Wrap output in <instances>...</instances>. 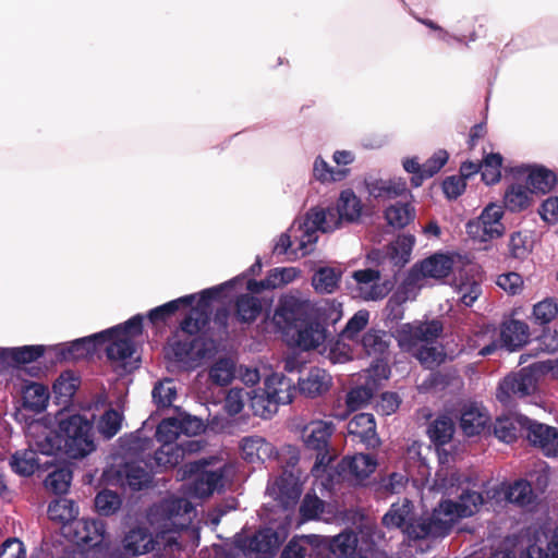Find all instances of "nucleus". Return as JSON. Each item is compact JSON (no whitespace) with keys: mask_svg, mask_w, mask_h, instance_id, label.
I'll use <instances>...</instances> for the list:
<instances>
[{"mask_svg":"<svg viewBox=\"0 0 558 558\" xmlns=\"http://www.w3.org/2000/svg\"><path fill=\"white\" fill-rule=\"evenodd\" d=\"M434 492L441 493L444 496H457L459 500L442 499L438 508L434 510L430 522L415 529L412 522V505L404 499L391 506L383 518L384 525L402 529L403 532L415 538L428 534L441 535L459 519L475 514L483 505L480 493L472 490L469 482L462 481L460 475L448 470L439 471L433 485L423 484V498Z\"/></svg>","mask_w":558,"mask_h":558,"instance_id":"nucleus-1","label":"nucleus"},{"mask_svg":"<svg viewBox=\"0 0 558 558\" xmlns=\"http://www.w3.org/2000/svg\"><path fill=\"white\" fill-rule=\"evenodd\" d=\"M193 514V506L186 498L167 500L160 506V513L157 509L150 514L151 523L158 529L156 538L142 529L133 530L124 538V549L132 555H143L161 546L171 549L177 546V530L186 527Z\"/></svg>","mask_w":558,"mask_h":558,"instance_id":"nucleus-2","label":"nucleus"},{"mask_svg":"<svg viewBox=\"0 0 558 558\" xmlns=\"http://www.w3.org/2000/svg\"><path fill=\"white\" fill-rule=\"evenodd\" d=\"M331 558H381L364 534L341 533L331 539L319 535H305L292 539L281 558H304L306 555L320 556L327 553Z\"/></svg>","mask_w":558,"mask_h":558,"instance_id":"nucleus-3","label":"nucleus"},{"mask_svg":"<svg viewBox=\"0 0 558 558\" xmlns=\"http://www.w3.org/2000/svg\"><path fill=\"white\" fill-rule=\"evenodd\" d=\"M141 332V316H134L124 325L100 332L106 333L105 338L100 340L101 343H108L106 348L108 360L119 374L130 373L138 367L140 357L135 350L134 339Z\"/></svg>","mask_w":558,"mask_h":558,"instance_id":"nucleus-4","label":"nucleus"},{"mask_svg":"<svg viewBox=\"0 0 558 558\" xmlns=\"http://www.w3.org/2000/svg\"><path fill=\"white\" fill-rule=\"evenodd\" d=\"M238 280L239 279H234L218 287L204 290L198 296L192 294L170 301L151 310L148 317L153 323L163 320L166 317L178 311L180 306H191L197 299L196 305L192 307L190 315L181 325L183 331L191 335L195 333L206 322L209 302L214 299H217L223 290L233 287Z\"/></svg>","mask_w":558,"mask_h":558,"instance_id":"nucleus-5","label":"nucleus"},{"mask_svg":"<svg viewBox=\"0 0 558 558\" xmlns=\"http://www.w3.org/2000/svg\"><path fill=\"white\" fill-rule=\"evenodd\" d=\"M61 445L64 453L73 459L84 458L95 450L93 436L94 414H66L57 416Z\"/></svg>","mask_w":558,"mask_h":558,"instance_id":"nucleus-6","label":"nucleus"},{"mask_svg":"<svg viewBox=\"0 0 558 558\" xmlns=\"http://www.w3.org/2000/svg\"><path fill=\"white\" fill-rule=\"evenodd\" d=\"M536 374L558 378V360L542 361L507 376L499 385L498 400L508 403L512 397L523 398L533 395L536 390Z\"/></svg>","mask_w":558,"mask_h":558,"instance_id":"nucleus-7","label":"nucleus"},{"mask_svg":"<svg viewBox=\"0 0 558 558\" xmlns=\"http://www.w3.org/2000/svg\"><path fill=\"white\" fill-rule=\"evenodd\" d=\"M294 386L291 379L282 374H272L265 380V388L252 389L251 409L255 415L269 417L277 411V405L292 401Z\"/></svg>","mask_w":558,"mask_h":558,"instance_id":"nucleus-8","label":"nucleus"},{"mask_svg":"<svg viewBox=\"0 0 558 558\" xmlns=\"http://www.w3.org/2000/svg\"><path fill=\"white\" fill-rule=\"evenodd\" d=\"M286 527L275 532L268 527L253 537L238 534L234 538L232 553L226 558H274L281 543L287 538Z\"/></svg>","mask_w":558,"mask_h":558,"instance_id":"nucleus-9","label":"nucleus"},{"mask_svg":"<svg viewBox=\"0 0 558 558\" xmlns=\"http://www.w3.org/2000/svg\"><path fill=\"white\" fill-rule=\"evenodd\" d=\"M332 228L327 222L324 209H311L304 217L296 218L288 231L280 234L276 244H315L318 233H328Z\"/></svg>","mask_w":558,"mask_h":558,"instance_id":"nucleus-10","label":"nucleus"},{"mask_svg":"<svg viewBox=\"0 0 558 558\" xmlns=\"http://www.w3.org/2000/svg\"><path fill=\"white\" fill-rule=\"evenodd\" d=\"M184 468V474L193 476L185 492L189 498L203 499L222 487L226 463L189 462Z\"/></svg>","mask_w":558,"mask_h":558,"instance_id":"nucleus-11","label":"nucleus"},{"mask_svg":"<svg viewBox=\"0 0 558 558\" xmlns=\"http://www.w3.org/2000/svg\"><path fill=\"white\" fill-rule=\"evenodd\" d=\"M537 535L535 543L529 545L525 553L514 539L508 538L493 553L490 558H558V526L550 538Z\"/></svg>","mask_w":558,"mask_h":558,"instance_id":"nucleus-12","label":"nucleus"},{"mask_svg":"<svg viewBox=\"0 0 558 558\" xmlns=\"http://www.w3.org/2000/svg\"><path fill=\"white\" fill-rule=\"evenodd\" d=\"M335 430V425L326 421H312L302 429V440L306 448L318 451L313 473L319 477L325 468L331 461V457L325 451L328 439Z\"/></svg>","mask_w":558,"mask_h":558,"instance_id":"nucleus-13","label":"nucleus"},{"mask_svg":"<svg viewBox=\"0 0 558 558\" xmlns=\"http://www.w3.org/2000/svg\"><path fill=\"white\" fill-rule=\"evenodd\" d=\"M73 539L81 545L95 548L87 553L86 558H112L108 556L110 544L106 536V526L101 521L82 519L72 523Z\"/></svg>","mask_w":558,"mask_h":558,"instance_id":"nucleus-14","label":"nucleus"},{"mask_svg":"<svg viewBox=\"0 0 558 558\" xmlns=\"http://www.w3.org/2000/svg\"><path fill=\"white\" fill-rule=\"evenodd\" d=\"M26 437L28 446L45 456H51L62 448L60 433L56 434L52 418L48 416L32 421L27 425Z\"/></svg>","mask_w":558,"mask_h":558,"instance_id":"nucleus-15","label":"nucleus"},{"mask_svg":"<svg viewBox=\"0 0 558 558\" xmlns=\"http://www.w3.org/2000/svg\"><path fill=\"white\" fill-rule=\"evenodd\" d=\"M466 264H469V260L465 262L460 255L448 256L445 254H435L424 259L412 269L408 286H413L420 278H444L448 276L453 268Z\"/></svg>","mask_w":558,"mask_h":558,"instance_id":"nucleus-16","label":"nucleus"},{"mask_svg":"<svg viewBox=\"0 0 558 558\" xmlns=\"http://www.w3.org/2000/svg\"><path fill=\"white\" fill-rule=\"evenodd\" d=\"M441 331L439 320L415 322L402 325L397 331V339L402 349L413 351L420 342L428 343L438 338Z\"/></svg>","mask_w":558,"mask_h":558,"instance_id":"nucleus-17","label":"nucleus"},{"mask_svg":"<svg viewBox=\"0 0 558 558\" xmlns=\"http://www.w3.org/2000/svg\"><path fill=\"white\" fill-rule=\"evenodd\" d=\"M362 201L355 195L353 190H343L337 201L336 209L328 208L324 210L327 214L328 225L333 226L330 232L336 230L343 220L347 222L357 221L362 215Z\"/></svg>","mask_w":558,"mask_h":558,"instance_id":"nucleus-18","label":"nucleus"},{"mask_svg":"<svg viewBox=\"0 0 558 558\" xmlns=\"http://www.w3.org/2000/svg\"><path fill=\"white\" fill-rule=\"evenodd\" d=\"M305 305L293 296H284L274 314L272 322L288 338L303 322Z\"/></svg>","mask_w":558,"mask_h":558,"instance_id":"nucleus-19","label":"nucleus"},{"mask_svg":"<svg viewBox=\"0 0 558 558\" xmlns=\"http://www.w3.org/2000/svg\"><path fill=\"white\" fill-rule=\"evenodd\" d=\"M515 177L525 175L532 194H547L558 184L557 174L544 166H520L512 169Z\"/></svg>","mask_w":558,"mask_h":558,"instance_id":"nucleus-20","label":"nucleus"},{"mask_svg":"<svg viewBox=\"0 0 558 558\" xmlns=\"http://www.w3.org/2000/svg\"><path fill=\"white\" fill-rule=\"evenodd\" d=\"M520 424L527 430L530 441L538 446L546 456L558 454V430L556 428L532 422L530 418H523Z\"/></svg>","mask_w":558,"mask_h":558,"instance_id":"nucleus-21","label":"nucleus"},{"mask_svg":"<svg viewBox=\"0 0 558 558\" xmlns=\"http://www.w3.org/2000/svg\"><path fill=\"white\" fill-rule=\"evenodd\" d=\"M106 333H95L56 347L57 355L64 361H77L93 355L101 344Z\"/></svg>","mask_w":558,"mask_h":558,"instance_id":"nucleus-22","label":"nucleus"},{"mask_svg":"<svg viewBox=\"0 0 558 558\" xmlns=\"http://www.w3.org/2000/svg\"><path fill=\"white\" fill-rule=\"evenodd\" d=\"M326 330L319 324L299 326L287 340L302 350H315L326 352Z\"/></svg>","mask_w":558,"mask_h":558,"instance_id":"nucleus-23","label":"nucleus"},{"mask_svg":"<svg viewBox=\"0 0 558 558\" xmlns=\"http://www.w3.org/2000/svg\"><path fill=\"white\" fill-rule=\"evenodd\" d=\"M357 283V295L366 301L383 299L390 290L379 282V272L374 269L357 270L353 274Z\"/></svg>","mask_w":558,"mask_h":558,"instance_id":"nucleus-24","label":"nucleus"},{"mask_svg":"<svg viewBox=\"0 0 558 558\" xmlns=\"http://www.w3.org/2000/svg\"><path fill=\"white\" fill-rule=\"evenodd\" d=\"M267 493L283 509L296 502L301 488L292 474H284L268 485Z\"/></svg>","mask_w":558,"mask_h":558,"instance_id":"nucleus-25","label":"nucleus"},{"mask_svg":"<svg viewBox=\"0 0 558 558\" xmlns=\"http://www.w3.org/2000/svg\"><path fill=\"white\" fill-rule=\"evenodd\" d=\"M488 422L489 415L481 404L468 403L461 409L460 427L466 436L480 435Z\"/></svg>","mask_w":558,"mask_h":558,"instance_id":"nucleus-26","label":"nucleus"},{"mask_svg":"<svg viewBox=\"0 0 558 558\" xmlns=\"http://www.w3.org/2000/svg\"><path fill=\"white\" fill-rule=\"evenodd\" d=\"M481 282L482 276L480 267L476 265H471L465 274L460 275L456 287L460 300L464 305H473L482 294Z\"/></svg>","mask_w":558,"mask_h":558,"instance_id":"nucleus-27","label":"nucleus"},{"mask_svg":"<svg viewBox=\"0 0 558 558\" xmlns=\"http://www.w3.org/2000/svg\"><path fill=\"white\" fill-rule=\"evenodd\" d=\"M365 183L368 194L376 199H392L409 192L407 182L402 178L390 180L375 179Z\"/></svg>","mask_w":558,"mask_h":558,"instance_id":"nucleus-28","label":"nucleus"},{"mask_svg":"<svg viewBox=\"0 0 558 558\" xmlns=\"http://www.w3.org/2000/svg\"><path fill=\"white\" fill-rule=\"evenodd\" d=\"M300 276V270L295 267H282L272 269L262 281L250 280L247 289L253 292H259L263 289H278L291 283Z\"/></svg>","mask_w":558,"mask_h":558,"instance_id":"nucleus-29","label":"nucleus"},{"mask_svg":"<svg viewBox=\"0 0 558 558\" xmlns=\"http://www.w3.org/2000/svg\"><path fill=\"white\" fill-rule=\"evenodd\" d=\"M533 204V194L526 184L513 182L504 193V208L510 213H521Z\"/></svg>","mask_w":558,"mask_h":558,"instance_id":"nucleus-30","label":"nucleus"},{"mask_svg":"<svg viewBox=\"0 0 558 558\" xmlns=\"http://www.w3.org/2000/svg\"><path fill=\"white\" fill-rule=\"evenodd\" d=\"M331 386V376L322 368H312L308 374L299 381L300 391L311 398L326 393Z\"/></svg>","mask_w":558,"mask_h":558,"instance_id":"nucleus-31","label":"nucleus"},{"mask_svg":"<svg viewBox=\"0 0 558 558\" xmlns=\"http://www.w3.org/2000/svg\"><path fill=\"white\" fill-rule=\"evenodd\" d=\"M242 458L250 463L264 462L274 453V447L259 436L244 437L240 442Z\"/></svg>","mask_w":558,"mask_h":558,"instance_id":"nucleus-32","label":"nucleus"},{"mask_svg":"<svg viewBox=\"0 0 558 558\" xmlns=\"http://www.w3.org/2000/svg\"><path fill=\"white\" fill-rule=\"evenodd\" d=\"M348 432L368 446H375L378 442L375 420L369 413L353 416L348 424Z\"/></svg>","mask_w":558,"mask_h":558,"instance_id":"nucleus-33","label":"nucleus"},{"mask_svg":"<svg viewBox=\"0 0 558 558\" xmlns=\"http://www.w3.org/2000/svg\"><path fill=\"white\" fill-rule=\"evenodd\" d=\"M183 446H186V450L190 452L197 450L198 446L195 441L190 440L185 444H181L179 447L162 444L160 449L155 453V462L160 468H169L178 464L184 457L185 449Z\"/></svg>","mask_w":558,"mask_h":558,"instance_id":"nucleus-34","label":"nucleus"},{"mask_svg":"<svg viewBox=\"0 0 558 558\" xmlns=\"http://www.w3.org/2000/svg\"><path fill=\"white\" fill-rule=\"evenodd\" d=\"M529 336V326L520 320H511L505 324L500 331L501 342L509 350H515L523 345Z\"/></svg>","mask_w":558,"mask_h":558,"instance_id":"nucleus-35","label":"nucleus"},{"mask_svg":"<svg viewBox=\"0 0 558 558\" xmlns=\"http://www.w3.org/2000/svg\"><path fill=\"white\" fill-rule=\"evenodd\" d=\"M377 466L376 461L368 454L359 453L351 458L343 459L341 469L357 480L365 478L371 475Z\"/></svg>","mask_w":558,"mask_h":558,"instance_id":"nucleus-36","label":"nucleus"},{"mask_svg":"<svg viewBox=\"0 0 558 558\" xmlns=\"http://www.w3.org/2000/svg\"><path fill=\"white\" fill-rule=\"evenodd\" d=\"M384 214L389 226L402 229L414 220L415 208L409 202H397L387 207Z\"/></svg>","mask_w":558,"mask_h":558,"instance_id":"nucleus-37","label":"nucleus"},{"mask_svg":"<svg viewBox=\"0 0 558 558\" xmlns=\"http://www.w3.org/2000/svg\"><path fill=\"white\" fill-rule=\"evenodd\" d=\"M48 514L51 520L64 525L69 524V529H71L78 514V508L72 500L62 498L49 505Z\"/></svg>","mask_w":558,"mask_h":558,"instance_id":"nucleus-38","label":"nucleus"},{"mask_svg":"<svg viewBox=\"0 0 558 558\" xmlns=\"http://www.w3.org/2000/svg\"><path fill=\"white\" fill-rule=\"evenodd\" d=\"M149 481V473L135 464H126L118 472L117 483L121 486H129L134 490L143 488Z\"/></svg>","mask_w":558,"mask_h":558,"instance_id":"nucleus-39","label":"nucleus"},{"mask_svg":"<svg viewBox=\"0 0 558 558\" xmlns=\"http://www.w3.org/2000/svg\"><path fill=\"white\" fill-rule=\"evenodd\" d=\"M12 470L22 476H29L38 469L40 462L36 456V451L29 449L16 451L11 458Z\"/></svg>","mask_w":558,"mask_h":558,"instance_id":"nucleus-40","label":"nucleus"},{"mask_svg":"<svg viewBox=\"0 0 558 558\" xmlns=\"http://www.w3.org/2000/svg\"><path fill=\"white\" fill-rule=\"evenodd\" d=\"M2 361L8 363H31L43 355L41 345H24L19 348H3Z\"/></svg>","mask_w":558,"mask_h":558,"instance_id":"nucleus-41","label":"nucleus"},{"mask_svg":"<svg viewBox=\"0 0 558 558\" xmlns=\"http://www.w3.org/2000/svg\"><path fill=\"white\" fill-rule=\"evenodd\" d=\"M448 159L449 154L447 150L438 149L435 151L433 156L423 163V175L411 177V185L413 187L421 186L425 180L438 173L447 163Z\"/></svg>","mask_w":558,"mask_h":558,"instance_id":"nucleus-42","label":"nucleus"},{"mask_svg":"<svg viewBox=\"0 0 558 558\" xmlns=\"http://www.w3.org/2000/svg\"><path fill=\"white\" fill-rule=\"evenodd\" d=\"M340 277L341 272L329 267H323L314 274L312 284L318 293H333L338 288Z\"/></svg>","mask_w":558,"mask_h":558,"instance_id":"nucleus-43","label":"nucleus"},{"mask_svg":"<svg viewBox=\"0 0 558 558\" xmlns=\"http://www.w3.org/2000/svg\"><path fill=\"white\" fill-rule=\"evenodd\" d=\"M504 158L499 153H490L483 159L481 175L486 185H494L501 179V167Z\"/></svg>","mask_w":558,"mask_h":558,"instance_id":"nucleus-44","label":"nucleus"},{"mask_svg":"<svg viewBox=\"0 0 558 558\" xmlns=\"http://www.w3.org/2000/svg\"><path fill=\"white\" fill-rule=\"evenodd\" d=\"M49 400L47 387L38 383H31L23 389V401L25 407L33 410H43Z\"/></svg>","mask_w":558,"mask_h":558,"instance_id":"nucleus-45","label":"nucleus"},{"mask_svg":"<svg viewBox=\"0 0 558 558\" xmlns=\"http://www.w3.org/2000/svg\"><path fill=\"white\" fill-rule=\"evenodd\" d=\"M349 173L350 169L330 167L320 156L315 159L313 174L323 183L342 181Z\"/></svg>","mask_w":558,"mask_h":558,"instance_id":"nucleus-46","label":"nucleus"},{"mask_svg":"<svg viewBox=\"0 0 558 558\" xmlns=\"http://www.w3.org/2000/svg\"><path fill=\"white\" fill-rule=\"evenodd\" d=\"M526 418L525 416H520L517 418L512 417H504L497 420L495 424V435L496 437L507 444L514 441L518 437L520 429L524 427L520 424V421Z\"/></svg>","mask_w":558,"mask_h":558,"instance_id":"nucleus-47","label":"nucleus"},{"mask_svg":"<svg viewBox=\"0 0 558 558\" xmlns=\"http://www.w3.org/2000/svg\"><path fill=\"white\" fill-rule=\"evenodd\" d=\"M122 506L121 497L109 489L99 492L95 497V509L100 515H111Z\"/></svg>","mask_w":558,"mask_h":558,"instance_id":"nucleus-48","label":"nucleus"},{"mask_svg":"<svg viewBox=\"0 0 558 558\" xmlns=\"http://www.w3.org/2000/svg\"><path fill=\"white\" fill-rule=\"evenodd\" d=\"M362 345L368 355L381 356L389 347V338L385 332L369 330L364 335Z\"/></svg>","mask_w":558,"mask_h":558,"instance_id":"nucleus-49","label":"nucleus"},{"mask_svg":"<svg viewBox=\"0 0 558 558\" xmlns=\"http://www.w3.org/2000/svg\"><path fill=\"white\" fill-rule=\"evenodd\" d=\"M504 216V209L501 206L496 204H489L482 211L478 217L483 222H485V227L488 228L490 234L495 235L497 239L502 235L505 231V227L501 222V218Z\"/></svg>","mask_w":558,"mask_h":558,"instance_id":"nucleus-50","label":"nucleus"},{"mask_svg":"<svg viewBox=\"0 0 558 558\" xmlns=\"http://www.w3.org/2000/svg\"><path fill=\"white\" fill-rule=\"evenodd\" d=\"M234 376V362L231 359H220L209 369V378L219 386L230 384Z\"/></svg>","mask_w":558,"mask_h":558,"instance_id":"nucleus-51","label":"nucleus"},{"mask_svg":"<svg viewBox=\"0 0 558 558\" xmlns=\"http://www.w3.org/2000/svg\"><path fill=\"white\" fill-rule=\"evenodd\" d=\"M558 315V302L555 299H545L533 306L532 319L535 324L546 325Z\"/></svg>","mask_w":558,"mask_h":558,"instance_id":"nucleus-52","label":"nucleus"},{"mask_svg":"<svg viewBox=\"0 0 558 558\" xmlns=\"http://www.w3.org/2000/svg\"><path fill=\"white\" fill-rule=\"evenodd\" d=\"M72 472L66 468L51 472L45 480V487L54 494H65L71 485Z\"/></svg>","mask_w":558,"mask_h":558,"instance_id":"nucleus-53","label":"nucleus"},{"mask_svg":"<svg viewBox=\"0 0 558 558\" xmlns=\"http://www.w3.org/2000/svg\"><path fill=\"white\" fill-rule=\"evenodd\" d=\"M453 432V423L446 416L435 420L428 429L430 439L438 445L447 444L452 438Z\"/></svg>","mask_w":558,"mask_h":558,"instance_id":"nucleus-54","label":"nucleus"},{"mask_svg":"<svg viewBox=\"0 0 558 558\" xmlns=\"http://www.w3.org/2000/svg\"><path fill=\"white\" fill-rule=\"evenodd\" d=\"M376 380L377 379H373L372 385L367 383L366 387H356L348 392L345 403L349 411H356L369 402L373 396V389L376 386Z\"/></svg>","mask_w":558,"mask_h":558,"instance_id":"nucleus-55","label":"nucleus"},{"mask_svg":"<svg viewBox=\"0 0 558 558\" xmlns=\"http://www.w3.org/2000/svg\"><path fill=\"white\" fill-rule=\"evenodd\" d=\"M78 384V378L73 373L64 372L54 381L53 392L58 399L66 401L75 393Z\"/></svg>","mask_w":558,"mask_h":558,"instance_id":"nucleus-56","label":"nucleus"},{"mask_svg":"<svg viewBox=\"0 0 558 558\" xmlns=\"http://www.w3.org/2000/svg\"><path fill=\"white\" fill-rule=\"evenodd\" d=\"M497 331L495 328H486L485 330L475 335L472 339L471 347L473 349H480V355H489L496 351L497 343Z\"/></svg>","mask_w":558,"mask_h":558,"instance_id":"nucleus-57","label":"nucleus"},{"mask_svg":"<svg viewBox=\"0 0 558 558\" xmlns=\"http://www.w3.org/2000/svg\"><path fill=\"white\" fill-rule=\"evenodd\" d=\"M122 424V415L116 410H107L98 421V432L106 438L118 434Z\"/></svg>","mask_w":558,"mask_h":558,"instance_id":"nucleus-58","label":"nucleus"},{"mask_svg":"<svg viewBox=\"0 0 558 558\" xmlns=\"http://www.w3.org/2000/svg\"><path fill=\"white\" fill-rule=\"evenodd\" d=\"M504 495L509 502L520 506L530 504L533 497L531 486L525 481L513 483L504 492Z\"/></svg>","mask_w":558,"mask_h":558,"instance_id":"nucleus-59","label":"nucleus"},{"mask_svg":"<svg viewBox=\"0 0 558 558\" xmlns=\"http://www.w3.org/2000/svg\"><path fill=\"white\" fill-rule=\"evenodd\" d=\"M262 311V304L257 298L243 295L236 302V313L242 322L254 320Z\"/></svg>","mask_w":558,"mask_h":558,"instance_id":"nucleus-60","label":"nucleus"},{"mask_svg":"<svg viewBox=\"0 0 558 558\" xmlns=\"http://www.w3.org/2000/svg\"><path fill=\"white\" fill-rule=\"evenodd\" d=\"M348 338H343V335L339 336V339L335 341L328 351L326 350L327 357L332 363H344L352 359V345L348 342Z\"/></svg>","mask_w":558,"mask_h":558,"instance_id":"nucleus-61","label":"nucleus"},{"mask_svg":"<svg viewBox=\"0 0 558 558\" xmlns=\"http://www.w3.org/2000/svg\"><path fill=\"white\" fill-rule=\"evenodd\" d=\"M252 395V389L246 392L240 388L230 389L226 396L225 410L230 415L239 414L244 408L245 400L248 399L251 401Z\"/></svg>","mask_w":558,"mask_h":558,"instance_id":"nucleus-62","label":"nucleus"},{"mask_svg":"<svg viewBox=\"0 0 558 558\" xmlns=\"http://www.w3.org/2000/svg\"><path fill=\"white\" fill-rule=\"evenodd\" d=\"M181 435L180 432V422L178 420L173 418H167L163 420L156 432V437L158 441L161 444H169L172 445V442Z\"/></svg>","mask_w":558,"mask_h":558,"instance_id":"nucleus-63","label":"nucleus"},{"mask_svg":"<svg viewBox=\"0 0 558 558\" xmlns=\"http://www.w3.org/2000/svg\"><path fill=\"white\" fill-rule=\"evenodd\" d=\"M177 395V388L172 380L159 383L153 390V398L161 407L171 405Z\"/></svg>","mask_w":558,"mask_h":558,"instance_id":"nucleus-64","label":"nucleus"}]
</instances>
